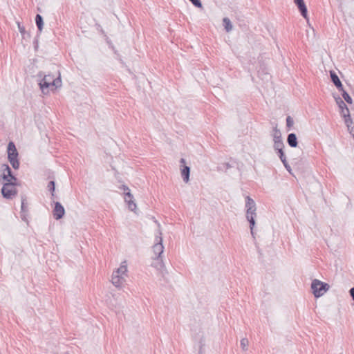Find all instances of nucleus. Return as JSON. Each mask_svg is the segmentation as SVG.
Listing matches in <instances>:
<instances>
[{"label":"nucleus","mask_w":354,"mask_h":354,"mask_svg":"<svg viewBox=\"0 0 354 354\" xmlns=\"http://www.w3.org/2000/svg\"><path fill=\"white\" fill-rule=\"evenodd\" d=\"M120 189L123 191V194L124 196V199L128 205L129 209L136 212L137 209V205L135 203L133 196L131 193L129 188L127 185H122L120 187Z\"/></svg>","instance_id":"nucleus-6"},{"label":"nucleus","mask_w":354,"mask_h":354,"mask_svg":"<svg viewBox=\"0 0 354 354\" xmlns=\"http://www.w3.org/2000/svg\"><path fill=\"white\" fill-rule=\"evenodd\" d=\"M272 136H273V141L274 142H276V141H283L282 140V138H281V131H280L279 129H277V127H275L273 129Z\"/></svg>","instance_id":"nucleus-15"},{"label":"nucleus","mask_w":354,"mask_h":354,"mask_svg":"<svg viewBox=\"0 0 354 354\" xmlns=\"http://www.w3.org/2000/svg\"><path fill=\"white\" fill-rule=\"evenodd\" d=\"M341 113L344 119L347 118V115H346L345 109L341 110Z\"/></svg>","instance_id":"nucleus-29"},{"label":"nucleus","mask_w":354,"mask_h":354,"mask_svg":"<svg viewBox=\"0 0 354 354\" xmlns=\"http://www.w3.org/2000/svg\"><path fill=\"white\" fill-rule=\"evenodd\" d=\"M344 122H345V124H346V127L348 128V130L349 131V132L351 133H352L354 127H352L353 121H352V119L351 118L350 113H348L347 118L344 119Z\"/></svg>","instance_id":"nucleus-16"},{"label":"nucleus","mask_w":354,"mask_h":354,"mask_svg":"<svg viewBox=\"0 0 354 354\" xmlns=\"http://www.w3.org/2000/svg\"><path fill=\"white\" fill-rule=\"evenodd\" d=\"M35 23L39 31H41L43 28V18L40 15H37L35 17Z\"/></svg>","instance_id":"nucleus-18"},{"label":"nucleus","mask_w":354,"mask_h":354,"mask_svg":"<svg viewBox=\"0 0 354 354\" xmlns=\"http://www.w3.org/2000/svg\"><path fill=\"white\" fill-rule=\"evenodd\" d=\"M20 216L22 221L28 223V206L24 196L21 197Z\"/></svg>","instance_id":"nucleus-8"},{"label":"nucleus","mask_w":354,"mask_h":354,"mask_svg":"<svg viewBox=\"0 0 354 354\" xmlns=\"http://www.w3.org/2000/svg\"><path fill=\"white\" fill-rule=\"evenodd\" d=\"M295 3L297 6L301 15L306 19H308V11L306 6L304 0H294Z\"/></svg>","instance_id":"nucleus-11"},{"label":"nucleus","mask_w":354,"mask_h":354,"mask_svg":"<svg viewBox=\"0 0 354 354\" xmlns=\"http://www.w3.org/2000/svg\"><path fill=\"white\" fill-rule=\"evenodd\" d=\"M279 156L283 163H286V158L284 155L283 149L278 151Z\"/></svg>","instance_id":"nucleus-24"},{"label":"nucleus","mask_w":354,"mask_h":354,"mask_svg":"<svg viewBox=\"0 0 354 354\" xmlns=\"http://www.w3.org/2000/svg\"><path fill=\"white\" fill-rule=\"evenodd\" d=\"M48 188L52 192V195L53 196V192L55 191V182L53 180L50 181L48 185Z\"/></svg>","instance_id":"nucleus-26"},{"label":"nucleus","mask_w":354,"mask_h":354,"mask_svg":"<svg viewBox=\"0 0 354 354\" xmlns=\"http://www.w3.org/2000/svg\"><path fill=\"white\" fill-rule=\"evenodd\" d=\"M283 147H284V145H283V141H276V142H274V148L277 151L281 150V149H283Z\"/></svg>","instance_id":"nucleus-22"},{"label":"nucleus","mask_w":354,"mask_h":354,"mask_svg":"<svg viewBox=\"0 0 354 354\" xmlns=\"http://www.w3.org/2000/svg\"><path fill=\"white\" fill-rule=\"evenodd\" d=\"M39 85L41 92L44 95H47L49 93V90H55L62 86V80L60 73H58L57 76L53 74H48L44 76V77L39 81Z\"/></svg>","instance_id":"nucleus-2"},{"label":"nucleus","mask_w":354,"mask_h":354,"mask_svg":"<svg viewBox=\"0 0 354 354\" xmlns=\"http://www.w3.org/2000/svg\"><path fill=\"white\" fill-rule=\"evenodd\" d=\"M248 344H249V342L248 340V339L246 338H243L241 340V346L242 348V349L243 351H247L248 350Z\"/></svg>","instance_id":"nucleus-23"},{"label":"nucleus","mask_w":354,"mask_h":354,"mask_svg":"<svg viewBox=\"0 0 354 354\" xmlns=\"http://www.w3.org/2000/svg\"><path fill=\"white\" fill-rule=\"evenodd\" d=\"M223 26L227 32H230L232 30V25L230 19L227 17H225L223 19Z\"/></svg>","instance_id":"nucleus-17"},{"label":"nucleus","mask_w":354,"mask_h":354,"mask_svg":"<svg viewBox=\"0 0 354 354\" xmlns=\"http://www.w3.org/2000/svg\"><path fill=\"white\" fill-rule=\"evenodd\" d=\"M294 121L293 119L290 116H288L286 118V125L288 128H290L293 126Z\"/></svg>","instance_id":"nucleus-25"},{"label":"nucleus","mask_w":354,"mask_h":354,"mask_svg":"<svg viewBox=\"0 0 354 354\" xmlns=\"http://www.w3.org/2000/svg\"><path fill=\"white\" fill-rule=\"evenodd\" d=\"M156 243L153 245V252L155 254L156 259H159L161 257V254L164 250V246L162 245V232L160 230H158V235L156 236Z\"/></svg>","instance_id":"nucleus-7"},{"label":"nucleus","mask_w":354,"mask_h":354,"mask_svg":"<svg viewBox=\"0 0 354 354\" xmlns=\"http://www.w3.org/2000/svg\"><path fill=\"white\" fill-rule=\"evenodd\" d=\"M194 6H195L197 8H201L202 3L200 0H189Z\"/></svg>","instance_id":"nucleus-27"},{"label":"nucleus","mask_w":354,"mask_h":354,"mask_svg":"<svg viewBox=\"0 0 354 354\" xmlns=\"http://www.w3.org/2000/svg\"><path fill=\"white\" fill-rule=\"evenodd\" d=\"M337 103L338 104V106L341 110L345 109L347 115L348 113H350L349 109L347 107L346 104L344 102V101L340 97L337 99Z\"/></svg>","instance_id":"nucleus-19"},{"label":"nucleus","mask_w":354,"mask_h":354,"mask_svg":"<svg viewBox=\"0 0 354 354\" xmlns=\"http://www.w3.org/2000/svg\"><path fill=\"white\" fill-rule=\"evenodd\" d=\"M53 216L56 220H59L63 217L65 214V210L64 207L59 202H56L55 203V207L53 209Z\"/></svg>","instance_id":"nucleus-9"},{"label":"nucleus","mask_w":354,"mask_h":354,"mask_svg":"<svg viewBox=\"0 0 354 354\" xmlns=\"http://www.w3.org/2000/svg\"><path fill=\"white\" fill-rule=\"evenodd\" d=\"M127 262L124 261L115 271V275L112 277V284L116 288H120L126 282L127 277Z\"/></svg>","instance_id":"nucleus-3"},{"label":"nucleus","mask_w":354,"mask_h":354,"mask_svg":"<svg viewBox=\"0 0 354 354\" xmlns=\"http://www.w3.org/2000/svg\"><path fill=\"white\" fill-rule=\"evenodd\" d=\"M330 77L333 82L337 86L339 91H343V86L338 76L334 72H330Z\"/></svg>","instance_id":"nucleus-13"},{"label":"nucleus","mask_w":354,"mask_h":354,"mask_svg":"<svg viewBox=\"0 0 354 354\" xmlns=\"http://www.w3.org/2000/svg\"><path fill=\"white\" fill-rule=\"evenodd\" d=\"M349 292H350V295H351V296L352 297V298H353V299L354 301V288H351L350 291H349Z\"/></svg>","instance_id":"nucleus-30"},{"label":"nucleus","mask_w":354,"mask_h":354,"mask_svg":"<svg viewBox=\"0 0 354 354\" xmlns=\"http://www.w3.org/2000/svg\"><path fill=\"white\" fill-rule=\"evenodd\" d=\"M287 142L290 147H296L298 145L296 134L290 133L287 138Z\"/></svg>","instance_id":"nucleus-14"},{"label":"nucleus","mask_w":354,"mask_h":354,"mask_svg":"<svg viewBox=\"0 0 354 354\" xmlns=\"http://www.w3.org/2000/svg\"><path fill=\"white\" fill-rule=\"evenodd\" d=\"M330 286L328 283L322 282L318 279H314L311 283L313 293L315 297L322 296L328 289Z\"/></svg>","instance_id":"nucleus-5"},{"label":"nucleus","mask_w":354,"mask_h":354,"mask_svg":"<svg viewBox=\"0 0 354 354\" xmlns=\"http://www.w3.org/2000/svg\"><path fill=\"white\" fill-rule=\"evenodd\" d=\"M8 160L10 163V165H12V167H13V169H18L19 168V160L18 158H8Z\"/></svg>","instance_id":"nucleus-20"},{"label":"nucleus","mask_w":354,"mask_h":354,"mask_svg":"<svg viewBox=\"0 0 354 354\" xmlns=\"http://www.w3.org/2000/svg\"><path fill=\"white\" fill-rule=\"evenodd\" d=\"M340 91L342 92V97L344 99V100L347 103L351 104L352 103V98L348 95V93L344 88H343V91Z\"/></svg>","instance_id":"nucleus-21"},{"label":"nucleus","mask_w":354,"mask_h":354,"mask_svg":"<svg viewBox=\"0 0 354 354\" xmlns=\"http://www.w3.org/2000/svg\"><path fill=\"white\" fill-rule=\"evenodd\" d=\"M18 28H19V32L24 35L26 32L25 30V28L24 26H21L19 24H18Z\"/></svg>","instance_id":"nucleus-28"},{"label":"nucleus","mask_w":354,"mask_h":354,"mask_svg":"<svg viewBox=\"0 0 354 354\" xmlns=\"http://www.w3.org/2000/svg\"><path fill=\"white\" fill-rule=\"evenodd\" d=\"M181 167V176L183 178V180L185 183H187L189 180V174H190V168L188 166L185 165V160L184 158H181L180 160Z\"/></svg>","instance_id":"nucleus-10"},{"label":"nucleus","mask_w":354,"mask_h":354,"mask_svg":"<svg viewBox=\"0 0 354 354\" xmlns=\"http://www.w3.org/2000/svg\"><path fill=\"white\" fill-rule=\"evenodd\" d=\"M3 179L6 181L1 189V193L3 197L12 198L17 194V190L15 185L17 179L12 174L11 169L8 165H3Z\"/></svg>","instance_id":"nucleus-1"},{"label":"nucleus","mask_w":354,"mask_h":354,"mask_svg":"<svg viewBox=\"0 0 354 354\" xmlns=\"http://www.w3.org/2000/svg\"><path fill=\"white\" fill-rule=\"evenodd\" d=\"M245 207H246V218L250 223V228L252 235L254 234L253 229L255 225L254 218L257 216L256 205L252 198L249 196L245 197Z\"/></svg>","instance_id":"nucleus-4"},{"label":"nucleus","mask_w":354,"mask_h":354,"mask_svg":"<svg viewBox=\"0 0 354 354\" xmlns=\"http://www.w3.org/2000/svg\"><path fill=\"white\" fill-rule=\"evenodd\" d=\"M283 165L285 166V167L287 169V170L290 171V165L287 163V161L286 160V163H283Z\"/></svg>","instance_id":"nucleus-31"},{"label":"nucleus","mask_w":354,"mask_h":354,"mask_svg":"<svg viewBox=\"0 0 354 354\" xmlns=\"http://www.w3.org/2000/svg\"><path fill=\"white\" fill-rule=\"evenodd\" d=\"M8 151V158H18V152L16 149L15 144L12 142H10L7 147Z\"/></svg>","instance_id":"nucleus-12"}]
</instances>
